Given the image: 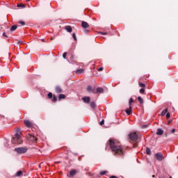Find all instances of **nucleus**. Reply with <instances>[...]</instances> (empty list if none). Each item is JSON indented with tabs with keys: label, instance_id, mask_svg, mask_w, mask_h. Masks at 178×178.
I'll return each instance as SVG.
<instances>
[{
	"label": "nucleus",
	"instance_id": "nucleus-1",
	"mask_svg": "<svg viewBox=\"0 0 178 178\" xmlns=\"http://www.w3.org/2000/svg\"><path fill=\"white\" fill-rule=\"evenodd\" d=\"M110 148L115 155H123V147L120 143L110 139L108 140Z\"/></svg>",
	"mask_w": 178,
	"mask_h": 178
},
{
	"label": "nucleus",
	"instance_id": "nucleus-2",
	"mask_svg": "<svg viewBox=\"0 0 178 178\" xmlns=\"http://www.w3.org/2000/svg\"><path fill=\"white\" fill-rule=\"evenodd\" d=\"M129 140H131V141H134V148L137 147V143H140V141H141V138H140V136H138V135H137V133L136 132H131L129 134Z\"/></svg>",
	"mask_w": 178,
	"mask_h": 178
},
{
	"label": "nucleus",
	"instance_id": "nucleus-3",
	"mask_svg": "<svg viewBox=\"0 0 178 178\" xmlns=\"http://www.w3.org/2000/svg\"><path fill=\"white\" fill-rule=\"evenodd\" d=\"M12 144H23V139H22V136H20V134H15V137L12 138L11 140Z\"/></svg>",
	"mask_w": 178,
	"mask_h": 178
},
{
	"label": "nucleus",
	"instance_id": "nucleus-4",
	"mask_svg": "<svg viewBox=\"0 0 178 178\" xmlns=\"http://www.w3.org/2000/svg\"><path fill=\"white\" fill-rule=\"evenodd\" d=\"M29 149L27 147H15L14 151L17 154H26Z\"/></svg>",
	"mask_w": 178,
	"mask_h": 178
},
{
	"label": "nucleus",
	"instance_id": "nucleus-5",
	"mask_svg": "<svg viewBox=\"0 0 178 178\" xmlns=\"http://www.w3.org/2000/svg\"><path fill=\"white\" fill-rule=\"evenodd\" d=\"M79 173V170H75V169H72L70 172L67 173V177L69 178H72L76 176Z\"/></svg>",
	"mask_w": 178,
	"mask_h": 178
},
{
	"label": "nucleus",
	"instance_id": "nucleus-6",
	"mask_svg": "<svg viewBox=\"0 0 178 178\" xmlns=\"http://www.w3.org/2000/svg\"><path fill=\"white\" fill-rule=\"evenodd\" d=\"M26 139L29 141H31L32 143H37V141H38V139L35 136L31 134H28L26 136Z\"/></svg>",
	"mask_w": 178,
	"mask_h": 178
},
{
	"label": "nucleus",
	"instance_id": "nucleus-7",
	"mask_svg": "<svg viewBox=\"0 0 178 178\" xmlns=\"http://www.w3.org/2000/svg\"><path fill=\"white\" fill-rule=\"evenodd\" d=\"M47 98H49V99H51L53 102H56V101H58V98H56L55 95H52V92L48 93Z\"/></svg>",
	"mask_w": 178,
	"mask_h": 178
},
{
	"label": "nucleus",
	"instance_id": "nucleus-8",
	"mask_svg": "<svg viewBox=\"0 0 178 178\" xmlns=\"http://www.w3.org/2000/svg\"><path fill=\"white\" fill-rule=\"evenodd\" d=\"M154 156L157 161H159L160 162L163 161V154L161 152L156 153Z\"/></svg>",
	"mask_w": 178,
	"mask_h": 178
},
{
	"label": "nucleus",
	"instance_id": "nucleus-9",
	"mask_svg": "<svg viewBox=\"0 0 178 178\" xmlns=\"http://www.w3.org/2000/svg\"><path fill=\"white\" fill-rule=\"evenodd\" d=\"M24 123L26 127H28L29 129H31V127H33V122H31L29 120H24Z\"/></svg>",
	"mask_w": 178,
	"mask_h": 178
},
{
	"label": "nucleus",
	"instance_id": "nucleus-10",
	"mask_svg": "<svg viewBox=\"0 0 178 178\" xmlns=\"http://www.w3.org/2000/svg\"><path fill=\"white\" fill-rule=\"evenodd\" d=\"M88 92H92V94H95V88H92L91 86H88L87 88Z\"/></svg>",
	"mask_w": 178,
	"mask_h": 178
},
{
	"label": "nucleus",
	"instance_id": "nucleus-11",
	"mask_svg": "<svg viewBox=\"0 0 178 178\" xmlns=\"http://www.w3.org/2000/svg\"><path fill=\"white\" fill-rule=\"evenodd\" d=\"M55 91L57 94H60V92H63L62 88L59 86L55 87Z\"/></svg>",
	"mask_w": 178,
	"mask_h": 178
},
{
	"label": "nucleus",
	"instance_id": "nucleus-12",
	"mask_svg": "<svg viewBox=\"0 0 178 178\" xmlns=\"http://www.w3.org/2000/svg\"><path fill=\"white\" fill-rule=\"evenodd\" d=\"M104 90L102 88H97L95 92V94H104Z\"/></svg>",
	"mask_w": 178,
	"mask_h": 178
},
{
	"label": "nucleus",
	"instance_id": "nucleus-13",
	"mask_svg": "<svg viewBox=\"0 0 178 178\" xmlns=\"http://www.w3.org/2000/svg\"><path fill=\"white\" fill-rule=\"evenodd\" d=\"M127 115H131L132 112H133V107L129 106V108H127L125 111Z\"/></svg>",
	"mask_w": 178,
	"mask_h": 178
},
{
	"label": "nucleus",
	"instance_id": "nucleus-14",
	"mask_svg": "<svg viewBox=\"0 0 178 178\" xmlns=\"http://www.w3.org/2000/svg\"><path fill=\"white\" fill-rule=\"evenodd\" d=\"M82 99L83 100V102H85V104H90V101H91L90 97H83Z\"/></svg>",
	"mask_w": 178,
	"mask_h": 178
},
{
	"label": "nucleus",
	"instance_id": "nucleus-15",
	"mask_svg": "<svg viewBox=\"0 0 178 178\" xmlns=\"http://www.w3.org/2000/svg\"><path fill=\"white\" fill-rule=\"evenodd\" d=\"M81 26L83 28V29H88V27H90V25H88V23H87L86 22H82L81 23Z\"/></svg>",
	"mask_w": 178,
	"mask_h": 178
},
{
	"label": "nucleus",
	"instance_id": "nucleus-16",
	"mask_svg": "<svg viewBox=\"0 0 178 178\" xmlns=\"http://www.w3.org/2000/svg\"><path fill=\"white\" fill-rule=\"evenodd\" d=\"M65 30H66V31H67V33H72V31H73L72 26H65Z\"/></svg>",
	"mask_w": 178,
	"mask_h": 178
},
{
	"label": "nucleus",
	"instance_id": "nucleus-17",
	"mask_svg": "<svg viewBox=\"0 0 178 178\" xmlns=\"http://www.w3.org/2000/svg\"><path fill=\"white\" fill-rule=\"evenodd\" d=\"M162 134H163V130H162L161 129H158L157 132H156V135L157 136H162Z\"/></svg>",
	"mask_w": 178,
	"mask_h": 178
},
{
	"label": "nucleus",
	"instance_id": "nucleus-18",
	"mask_svg": "<svg viewBox=\"0 0 178 178\" xmlns=\"http://www.w3.org/2000/svg\"><path fill=\"white\" fill-rule=\"evenodd\" d=\"M17 29V25H13L11 26L10 31L12 33L13 31H15V30Z\"/></svg>",
	"mask_w": 178,
	"mask_h": 178
},
{
	"label": "nucleus",
	"instance_id": "nucleus-19",
	"mask_svg": "<svg viewBox=\"0 0 178 178\" xmlns=\"http://www.w3.org/2000/svg\"><path fill=\"white\" fill-rule=\"evenodd\" d=\"M65 98H66V95H63V94H60L58 96V99H65Z\"/></svg>",
	"mask_w": 178,
	"mask_h": 178
},
{
	"label": "nucleus",
	"instance_id": "nucleus-20",
	"mask_svg": "<svg viewBox=\"0 0 178 178\" xmlns=\"http://www.w3.org/2000/svg\"><path fill=\"white\" fill-rule=\"evenodd\" d=\"M22 175H23L22 171H18L15 175L16 177H20V176H22Z\"/></svg>",
	"mask_w": 178,
	"mask_h": 178
},
{
	"label": "nucleus",
	"instance_id": "nucleus-21",
	"mask_svg": "<svg viewBox=\"0 0 178 178\" xmlns=\"http://www.w3.org/2000/svg\"><path fill=\"white\" fill-rule=\"evenodd\" d=\"M138 101H139L140 104H144V100L142 97H138Z\"/></svg>",
	"mask_w": 178,
	"mask_h": 178
},
{
	"label": "nucleus",
	"instance_id": "nucleus-22",
	"mask_svg": "<svg viewBox=\"0 0 178 178\" xmlns=\"http://www.w3.org/2000/svg\"><path fill=\"white\" fill-rule=\"evenodd\" d=\"M166 113H168V108H165V110H163L161 112V116H165V115H166Z\"/></svg>",
	"mask_w": 178,
	"mask_h": 178
},
{
	"label": "nucleus",
	"instance_id": "nucleus-23",
	"mask_svg": "<svg viewBox=\"0 0 178 178\" xmlns=\"http://www.w3.org/2000/svg\"><path fill=\"white\" fill-rule=\"evenodd\" d=\"M146 154L147 155H151V149H149V147H147V149H146Z\"/></svg>",
	"mask_w": 178,
	"mask_h": 178
},
{
	"label": "nucleus",
	"instance_id": "nucleus-24",
	"mask_svg": "<svg viewBox=\"0 0 178 178\" xmlns=\"http://www.w3.org/2000/svg\"><path fill=\"white\" fill-rule=\"evenodd\" d=\"M138 86H139V87H141V88H145V84H144L141 82L138 83Z\"/></svg>",
	"mask_w": 178,
	"mask_h": 178
},
{
	"label": "nucleus",
	"instance_id": "nucleus-25",
	"mask_svg": "<svg viewBox=\"0 0 178 178\" xmlns=\"http://www.w3.org/2000/svg\"><path fill=\"white\" fill-rule=\"evenodd\" d=\"M134 102V98H130L129 102V106H131V104Z\"/></svg>",
	"mask_w": 178,
	"mask_h": 178
},
{
	"label": "nucleus",
	"instance_id": "nucleus-26",
	"mask_svg": "<svg viewBox=\"0 0 178 178\" xmlns=\"http://www.w3.org/2000/svg\"><path fill=\"white\" fill-rule=\"evenodd\" d=\"M17 8H26V5H24V3H20V4H17Z\"/></svg>",
	"mask_w": 178,
	"mask_h": 178
},
{
	"label": "nucleus",
	"instance_id": "nucleus-27",
	"mask_svg": "<svg viewBox=\"0 0 178 178\" xmlns=\"http://www.w3.org/2000/svg\"><path fill=\"white\" fill-rule=\"evenodd\" d=\"M83 72H84V70H83V69H80V70H76V73L78 74H81V73H83Z\"/></svg>",
	"mask_w": 178,
	"mask_h": 178
},
{
	"label": "nucleus",
	"instance_id": "nucleus-28",
	"mask_svg": "<svg viewBox=\"0 0 178 178\" xmlns=\"http://www.w3.org/2000/svg\"><path fill=\"white\" fill-rule=\"evenodd\" d=\"M90 107L92 108V109H95V103L94 102H90Z\"/></svg>",
	"mask_w": 178,
	"mask_h": 178
},
{
	"label": "nucleus",
	"instance_id": "nucleus-29",
	"mask_svg": "<svg viewBox=\"0 0 178 178\" xmlns=\"http://www.w3.org/2000/svg\"><path fill=\"white\" fill-rule=\"evenodd\" d=\"M139 92L140 94H144V92H145V89L144 88H142L141 89H140Z\"/></svg>",
	"mask_w": 178,
	"mask_h": 178
},
{
	"label": "nucleus",
	"instance_id": "nucleus-30",
	"mask_svg": "<svg viewBox=\"0 0 178 178\" xmlns=\"http://www.w3.org/2000/svg\"><path fill=\"white\" fill-rule=\"evenodd\" d=\"M106 173H108V171H101L99 172V175H101L102 176H104V175H105Z\"/></svg>",
	"mask_w": 178,
	"mask_h": 178
},
{
	"label": "nucleus",
	"instance_id": "nucleus-31",
	"mask_svg": "<svg viewBox=\"0 0 178 178\" xmlns=\"http://www.w3.org/2000/svg\"><path fill=\"white\" fill-rule=\"evenodd\" d=\"M19 24H21L22 26H24L26 24V22H23V21H19L18 22Z\"/></svg>",
	"mask_w": 178,
	"mask_h": 178
},
{
	"label": "nucleus",
	"instance_id": "nucleus-32",
	"mask_svg": "<svg viewBox=\"0 0 178 178\" xmlns=\"http://www.w3.org/2000/svg\"><path fill=\"white\" fill-rule=\"evenodd\" d=\"M72 37H73L74 41H77V37H76V33H72Z\"/></svg>",
	"mask_w": 178,
	"mask_h": 178
},
{
	"label": "nucleus",
	"instance_id": "nucleus-33",
	"mask_svg": "<svg viewBox=\"0 0 178 178\" xmlns=\"http://www.w3.org/2000/svg\"><path fill=\"white\" fill-rule=\"evenodd\" d=\"M67 55V52H64L63 54V59H66V56Z\"/></svg>",
	"mask_w": 178,
	"mask_h": 178
},
{
	"label": "nucleus",
	"instance_id": "nucleus-34",
	"mask_svg": "<svg viewBox=\"0 0 178 178\" xmlns=\"http://www.w3.org/2000/svg\"><path fill=\"white\" fill-rule=\"evenodd\" d=\"M20 133H21V132H20V129H19V128L17 129H16V134H20Z\"/></svg>",
	"mask_w": 178,
	"mask_h": 178
},
{
	"label": "nucleus",
	"instance_id": "nucleus-35",
	"mask_svg": "<svg viewBox=\"0 0 178 178\" xmlns=\"http://www.w3.org/2000/svg\"><path fill=\"white\" fill-rule=\"evenodd\" d=\"M166 118L167 119H169L170 118V113H167Z\"/></svg>",
	"mask_w": 178,
	"mask_h": 178
},
{
	"label": "nucleus",
	"instance_id": "nucleus-36",
	"mask_svg": "<svg viewBox=\"0 0 178 178\" xmlns=\"http://www.w3.org/2000/svg\"><path fill=\"white\" fill-rule=\"evenodd\" d=\"M104 123H105V120H103L100 122V125L102 126Z\"/></svg>",
	"mask_w": 178,
	"mask_h": 178
},
{
	"label": "nucleus",
	"instance_id": "nucleus-37",
	"mask_svg": "<svg viewBox=\"0 0 178 178\" xmlns=\"http://www.w3.org/2000/svg\"><path fill=\"white\" fill-rule=\"evenodd\" d=\"M102 70H104V67H99L98 69V72H102Z\"/></svg>",
	"mask_w": 178,
	"mask_h": 178
},
{
	"label": "nucleus",
	"instance_id": "nucleus-38",
	"mask_svg": "<svg viewBox=\"0 0 178 178\" xmlns=\"http://www.w3.org/2000/svg\"><path fill=\"white\" fill-rule=\"evenodd\" d=\"M175 131H176V129H172V130H171L172 134H173Z\"/></svg>",
	"mask_w": 178,
	"mask_h": 178
},
{
	"label": "nucleus",
	"instance_id": "nucleus-39",
	"mask_svg": "<svg viewBox=\"0 0 178 178\" xmlns=\"http://www.w3.org/2000/svg\"><path fill=\"white\" fill-rule=\"evenodd\" d=\"M3 37H6V38H8V36L6 35V33L5 32L3 33Z\"/></svg>",
	"mask_w": 178,
	"mask_h": 178
},
{
	"label": "nucleus",
	"instance_id": "nucleus-40",
	"mask_svg": "<svg viewBox=\"0 0 178 178\" xmlns=\"http://www.w3.org/2000/svg\"><path fill=\"white\" fill-rule=\"evenodd\" d=\"M101 34H102L103 35H106V34H108V33H107L101 32Z\"/></svg>",
	"mask_w": 178,
	"mask_h": 178
},
{
	"label": "nucleus",
	"instance_id": "nucleus-41",
	"mask_svg": "<svg viewBox=\"0 0 178 178\" xmlns=\"http://www.w3.org/2000/svg\"><path fill=\"white\" fill-rule=\"evenodd\" d=\"M110 178H118V177L113 175V176L110 177Z\"/></svg>",
	"mask_w": 178,
	"mask_h": 178
},
{
	"label": "nucleus",
	"instance_id": "nucleus-42",
	"mask_svg": "<svg viewBox=\"0 0 178 178\" xmlns=\"http://www.w3.org/2000/svg\"><path fill=\"white\" fill-rule=\"evenodd\" d=\"M170 123H172V120H169L168 124H170Z\"/></svg>",
	"mask_w": 178,
	"mask_h": 178
},
{
	"label": "nucleus",
	"instance_id": "nucleus-43",
	"mask_svg": "<svg viewBox=\"0 0 178 178\" xmlns=\"http://www.w3.org/2000/svg\"><path fill=\"white\" fill-rule=\"evenodd\" d=\"M41 41H42V42H45V39H41Z\"/></svg>",
	"mask_w": 178,
	"mask_h": 178
},
{
	"label": "nucleus",
	"instance_id": "nucleus-44",
	"mask_svg": "<svg viewBox=\"0 0 178 178\" xmlns=\"http://www.w3.org/2000/svg\"><path fill=\"white\" fill-rule=\"evenodd\" d=\"M88 31H88V29H86V30L84 31L85 33H88Z\"/></svg>",
	"mask_w": 178,
	"mask_h": 178
},
{
	"label": "nucleus",
	"instance_id": "nucleus-45",
	"mask_svg": "<svg viewBox=\"0 0 178 178\" xmlns=\"http://www.w3.org/2000/svg\"><path fill=\"white\" fill-rule=\"evenodd\" d=\"M71 58H72V59H74V56L72 55V56H71Z\"/></svg>",
	"mask_w": 178,
	"mask_h": 178
},
{
	"label": "nucleus",
	"instance_id": "nucleus-46",
	"mask_svg": "<svg viewBox=\"0 0 178 178\" xmlns=\"http://www.w3.org/2000/svg\"><path fill=\"white\" fill-rule=\"evenodd\" d=\"M18 44H22V42H18Z\"/></svg>",
	"mask_w": 178,
	"mask_h": 178
},
{
	"label": "nucleus",
	"instance_id": "nucleus-47",
	"mask_svg": "<svg viewBox=\"0 0 178 178\" xmlns=\"http://www.w3.org/2000/svg\"><path fill=\"white\" fill-rule=\"evenodd\" d=\"M51 40H54V38L51 37Z\"/></svg>",
	"mask_w": 178,
	"mask_h": 178
},
{
	"label": "nucleus",
	"instance_id": "nucleus-48",
	"mask_svg": "<svg viewBox=\"0 0 178 178\" xmlns=\"http://www.w3.org/2000/svg\"><path fill=\"white\" fill-rule=\"evenodd\" d=\"M152 177H155V175H152Z\"/></svg>",
	"mask_w": 178,
	"mask_h": 178
},
{
	"label": "nucleus",
	"instance_id": "nucleus-49",
	"mask_svg": "<svg viewBox=\"0 0 178 178\" xmlns=\"http://www.w3.org/2000/svg\"><path fill=\"white\" fill-rule=\"evenodd\" d=\"M27 1V2H29V1H31V0H26Z\"/></svg>",
	"mask_w": 178,
	"mask_h": 178
},
{
	"label": "nucleus",
	"instance_id": "nucleus-50",
	"mask_svg": "<svg viewBox=\"0 0 178 178\" xmlns=\"http://www.w3.org/2000/svg\"><path fill=\"white\" fill-rule=\"evenodd\" d=\"M170 178H172V177H170Z\"/></svg>",
	"mask_w": 178,
	"mask_h": 178
}]
</instances>
